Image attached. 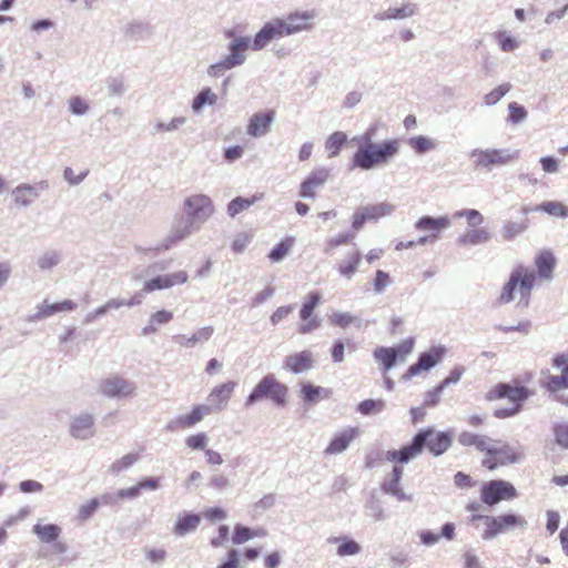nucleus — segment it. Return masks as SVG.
Instances as JSON below:
<instances>
[{"mask_svg":"<svg viewBox=\"0 0 568 568\" xmlns=\"http://www.w3.org/2000/svg\"><path fill=\"white\" fill-rule=\"evenodd\" d=\"M32 531L38 536L42 542L55 541L60 534L61 528L54 524L41 525L37 524L33 526Z\"/></svg>","mask_w":568,"mask_h":568,"instance_id":"nucleus-38","label":"nucleus"},{"mask_svg":"<svg viewBox=\"0 0 568 568\" xmlns=\"http://www.w3.org/2000/svg\"><path fill=\"white\" fill-rule=\"evenodd\" d=\"M216 101V94L210 88H205L195 97L192 108L194 111H200L205 104L213 105Z\"/></svg>","mask_w":568,"mask_h":568,"instance_id":"nucleus-48","label":"nucleus"},{"mask_svg":"<svg viewBox=\"0 0 568 568\" xmlns=\"http://www.w3.org/2000/svg\"><path fill=\"white\" fill-rule=\"evenodd\" d=\"M313 355L310 351H302L291 354L284 359V368L293 374H300L311 369Z\"/></svg>","mask_w":568,"mask_h":568,"instance_id":"nucleus-25","label":"nucleus"},{"mask_svg":"<svg viewBox=\"0 0 568 568\" xmlns=\"http://www.w3.org/2000/svg\"><path fill=\"white\" fill-rule=\"evenodd\" d=\"M275 119L274 110H265L262 112L254 113L246 126V132L253 138H260L267 134L271 130V125Z\"/></svg>","mask_w":568,"mask_h":568,"instance_id":"nucleus-19","label":"nucleus"},{"mask_svg":"<svg viewBox=\"0 0 568 568\" xmlns=\"http://www.w3.org/2000/svg\"><path fill=\"white\" fill-rule=\"evenodd\" d=\"M409 146L418 154L428 152L436 148V143L424 135L413 136L408 140Z\"/></svg>","mask_w":568,"mask_h":568,"instance_id":"nucleus-45","label":"nucleus"},{"mask_svg":"<svg viewBox=\"0 0 568 568\" xmlns=\"http://www.w3.org/2000/svg\"><path fill=\"white\" fill-rule=\"evenodd\" d=\"M98 507L99 500L97 498L91 499L79 508V518L83 521L89 519L97 511Z\"/></svg>","mask_w":568,"mask_h":568,"instance_id":"nucleus-63","label":"nucleus"},{"mask_svg":"<svg viewBox=\"0 0 568 568\" xmlns=\"http://www.w3.org/2000/svg\"><path fill=\"white\" fill-rule=\"evenodd\" d=\"M470 156L476 169H491L495 165H504L515 158V155L497 149L474 150Z\"/></svg>","mask_w":568,"mask_h":568,"instance_id":"nucleus-12","label":"nucleus"},{"mask_svg":"<svg viewBox=\"0 0 568 568\" xmlns=\"http://www.w3.org/2000/svg\"><path fill=\"white\" fill-rule=\"evenodd\" d=\"M490 233L484 229H473L459 236L458 243L464 246L479 245L488 242Z\"/></svg>","mask_w":568,"mask_h":568,"instance_id":"nucleus-33","label":"nucleus"},{"mask_svg":"<svg viewBox=\"0 0 568 568\" xmlns=\"http://www.w3.org/2000/svg\"><path fill=\"white\" fill-rule=\"evenodd\" d=\"M353 240L354 234L349 233H341L337 236L331 237L324 244V253L332 254L338 246L352 243Z\"/></svg>","mask_w":568,"mask_h":568,"instance_id":"nucleus-47","label":"nucleus"},{"mask_svg":"<svg viewBox=\"0 0 568 568\" xmlns=\"http://www.w3.org/2000/svg\"><path fill=\"white\" fill-rule=\"evenodd\" d=\"M392 283L389 273L377 270L373 280V288L376 293H382Z\"/></svg>","mask_w":568,"mask_h":568,"instance_id":"nucleus-55","label":"nucleus"},{"mask_svg":"<svg viewBox=\"0 0 568 568\" xmlns=\"http://www.w3.org/2000/svg\"><path fill=\"white\" fill-rule=\"evenodd\" d=\"M213 329L211 327H205L200 329L197 333H194L191 337L186 335H178L174 337L175 342L181 346L191 347L194 346L199 341H206L211 337Z\"/></svg>","mask_w":568,"mask_h":568,"instance_id":"nucleus-43","label":"nucleus"},{"mask_svg":"<svg viewBox=\"0 0 568 568\" xmlns=\"http://www.w3.org/2000/svg\"><path fill=\"white\" fill-rule=\"evenodd\" d=\"M321 302V294L318 292H311L305 297V301L300 310V317L302 324L298 326L301 334H308L320 327V321L312 316L315 307Z\"/></svg>","mask_w":568,"mask_h":568,"instance_id":"nucleus-13","label":"nucleus"},{"mask_svg":"<svg viewBox=\"0 0 568 568\" xmlns=\"http://www.w3.org/2000/svg\"><path fill=\"white\" fill-rule=\"evenodd\" d=\"M189 275L185 271H178L172 274L159 275L146 281L143 285V292L151 293L158 290L170 288L174 285L185 284Z\"/></svg>","mask_w":568,"mask_h":568,"instance_id":"nucleus-17","label":"nucleus"},{"mask_svg":"<svg viewBox=\"0 0 568 568\" xmlns=\"http://www.w3.org/2000/svg\"><path fill=\"white\" fill-rule=\"evenodd\" d=\"M554 216H568V209L560 202H545L536 207Z\"/></svg>","mask_w":568,"mask_h":568,"instance_id":"nucleus-52","label":"nucleus"},{"mask_svg":"<svg viewBox=\"0 0 568 568\" xmlns=\"http://www.w3.org/2000/svg\"><path fill=\"white\" fill-rule=\"evenodd\" d=\"M359 435L361 429L358 427L344 428L332 437L331 442L324 450V454L332 456L343 453Z\"/></svg>","mask_w":568,"mask_h":568,"instance_id":"nucleus-15","label":"nucleus"},{"mask_svg":"<svg viewBox=\"0 0 568 568\" xmlns=\"http://www.w3.org/2000/svg\"><path fill=\"white\" fill-rule=\"evenodd\" d=\"M476 520H484L485 528L481 534L484 540H490L510 529L525 528L527 525L524 516L509 513L498 516L473 515L470 521L474 523Z\"/></svg>","mask_w":568,"mask_h":568,"instance_id":"nucleus-5","label":"nucleus"},{"mask_svg":"<svg viewBox=\"0 0 568 568\" xmlns=\"http://www.w3.org/2000/svg\"><path fill=\"white\" fill-rule=\"evenodd\" d=\"M555 442L561 448H568V424H557L554 426Z\"/></svg>","mask_w":568,"mask_h":568,"instance_id":"nucleus-56","label":"nucleus"},{"mask_svg":"<svg viewBox=\"0 0 568 568\" xmlns=\"http://www.w3.org/2000/svg\"><path fill=\"white\" fill-rule=\"evenodd\" d=\"M362 253L357 248L348 251L344 258L337 262V272L345 278H352L358 271Z\"/></svg>","mask_w":568,"mask_h":568,"instance_id":"nucleus-28","label":"nucleus"},{"mask_svg":"<svg viewBox=\"0 0 568 568\" xmlns=\"http://www.w3.org/2000/svg\"><path fill=\"white\" fill-rule=\"evenodd\" d=\"M38 196L37 187L30 184H20L11 192L12 202L17 207L31 205Z\"/></svg>","mask_w":568,"mask_h":568,"instance_id":"nucleus-29","label":"nucleus"},{"mask_svg":"<svg viewBox=\"0 0 568 568\" xmlns=\"http://www.w3.org/2000/svg\"><path fill=\"white\" fill-rule=\"evenodd\" d=\"M458 217H465L468 224L473 227L478 226L483 223L484 217L477 210H464L456 213Z\"/></svg>","mask_w":568,"mask_h":568,"instance_id":"nucleus-59","label":"nucleus"},{"mask_svg":"<svg viewBox=\"0 0 568 568\" xmlns=\"http://www.w3.org/2000/svg\"><path fill=\"white\" fill-rule=\"evenodd\" d=\"M329 542L338 544L337 555L341 557L353 556L359 552L361 546L352 539L331 538Z\"/></svg>","mask_w":568,"mask_h":568,"instance_id":"nucleus-42","label":"nucleus"},{"mask_svg":"<svg viewBox=\"0 0 568 568\" xmlns=\"http://www.w3.org/2000/svg\"><path fill=\"white\" fill-rule=\"evenodd\" d=\"M508 111V120L514 124L521 122L527 116L525 108L519 105L517 102L509 103Z\"/></svg>","mask_w":568,"mask_h":568,"instance_id":"nucleus-57","label":"nucleus"},{"mask_svg":"<svg viewBox=\"0 0 568 568\" xmlns=\"http://www.w3.org/2000/svg\"><path fill=\"white\" fill-rule=\"evenodd\" d=\"M535 395V389L524 385L520 379L515 378L509 383H498L485 394L487 402L506 399L507 406L494 410V416L505 419L519 414L527 399Z\"/></svg>","mask_w":568,"mask_h":568,"instance_id":"nucleus-3","label":"nucleus"},{"mask_svg":"<svg viewBox=\"0 0 568 568\" xmlns=\"http://www.w3.org/2000/svg\"><path fill=\"white\" fill-rule=\"evenodd\" d=\"M286 34L285 26L282 19H274L267 22L255 36L252 44L253 50L263 49L273 39L282 38Z\"/></svg>","mask_w":568,"mask_h":568,"instance_id":"nucleus-16","label":"nucleus"},{"mask_svg":"<svg viewBox=\"0 0 568 568\" xmlns=\"http://www.w3.org/2000/svg\"><path fill=\"white\" fill-rule=\"evenodd\" d=\"M329 321L335 326L346 328L355 321V317L349 313H333Z\"/></svg>","mask_w":568,"mask_h":568,"instance_id":"nucleus-60","label":"nucleus"},{"mask_svg":"<svg viewBox=\"0 0 568 568\" xmlns=\"http://www.w3.org/2000/svg\"><path fill=\"white\" fill-rule=\"evenodd\" d=\"M518 496L513 484L501 479L486 481L480 487V500L493 507L503 500H511Z\"/></svg>","mask_w":568,"mask_h":568,"instance_id":"nucleus-7","label":"nucleus"},{"mask_svg":"<svg viewBox=\"0 0 568 568\" xmlns=\"http://www.w3.org/2000/svg\"><path fill=\"white\" fill-rule=\"evenodd\" d=\"M535 267L537 280L551 281L556 268L557 260L549 250L540 251L535 257Z\"/></svg>","mask_w":568,"mask_h":568,"instance_id":"nucleus-23","label":"nucleus"},{"mask_svg":"<svg viewBox=\"0 0 568 568\" xmlns=\"http://www.w3.org/2000/svg\"><path fill=\"white\" fill-rule=\"evenodd\" d=\"M252 241V234L247 232L239 233L233 242H232V250L234 253H242L251 243Z\"/></svg>","mask_w":568,"mask_h":568,"instance_id":"nucleus-58","label":"nucleus"},{"mask_svg":"<svg viewBox=\"0 0 568 568\" xmlns=\"http://www.w3.org/2000/svg\"><path fill=\"white\" fill-rule=\"evenodd\" d=\"M295 242L296 239L294 236H286L270 251L267 255L268 260L272 263L282 261L293 250Z\"/></svg>","mask_w":568,"mask_h":568,"instance_id":"nucleus-35","label":"nucleus"},{"mask_svg":"<svg viewBox=\"0 0 568 568\" xmlns=\"http://www.w3.org/2000/svg\"><path fill=\"white\" fill-rule=\"evenodd\" d=\"M527 220L520 222L509 221L503 227V239L506 241L514 240L517 235L527 229Z\"/></svg>","mask_w":568,"mask_h":568,"instance_id":"nucleus-46","label":"nucleus"},{"mask_svg":"<svg viewBox=\"0 0 568 568\" xmlns=\"http://www.w3.org/2000/svg\"><path fill=\"white\" fill-rule=\"evenodd\" d=\"M248 47L250 39L236 38L230 45V55L226 57L223 61L212 64L209 68V74L216 78L222 75L226 70L242 64L245 61L244 53Z\"/></svg>","mask_w":568,"mask_h":568,"instance_id":"nucleus-9","label":"nucleus"},{"mask_svg":"<svg viewBox=\"0 0 568 568\" xmlns=\"http://www.w3.org/2000/svg\"><path fill=\"white\" fill-rule=\"evenodd\" d=\"M511 89L509 83H503L491 90L489 93L485 95V103L487 105L496 104L504 95H506Z\"/></svg>","mask_w":568,"mask_h":568,"instance_id":"nucleus-53","label":"nucleus"},{"mask_svg":"<svg viewBox=\"0 0 568 568\" xmlns=\"http://www.w3.org/2000/svg\"><path fill=\"white\" fill-rule=\"evenodd\" d=\"M521 457L520 450L508 443L495 447L490 445L481 460V466L488 470H494L500 466L517 463Z\"/></svg>","mask_w":568,"mask_h":568,"instance_id":"nucleus-8","label":"nucleus"},{"mask_svg":"<svg viewBox=\"0 0 568 568\" xmlns=\"http://www.w3.org/2000/svg\"><path fill=\"white\" fill-rule=\"evenodd\" d=\"M71 435L77 439H87L94 434V418L90 414L77 416L70 426Z\"/></svg>","mask_w":568,"mask_h":568,"instance_id":"nucleus-27","label":"nucleus"},{"mask_svg":"<svg viewBox=\"0 0 568 568\" xmlns=\"http://www.w3.org/2000/svg\"><path fill=\"white\" fill-rule=\"evenodd\" d=\"M376 131V126H371L363 134L353 138L352 141L357 146V151L352 158L354 166L362 170H371L387 163L397 154L400 146L399 140L392 139L379 144H374L373 139Z\"/></svg>","mask_w":568,"mask_h":568,"instance_id":"nucleus-1","label":"nucleus"},{"mask_svg":"<svg viewBox=\"0 0 568 568\" xmlns=\"http://www.w3.org/2000/svg\"><path fill=\"white\" fill-rule=\"evenodd\" d=\"M191 449H204L207 443V436L204 433L191 435L185 440Z\"/></svg>","mask_w":568,"mask_h":568,"instance_id":"nucleus-61","label":"nucleus"},{"mask_svg":"<svg viewBox=\"0 0 568 568\" xmlns=\"http://www.w3.org/2000/svg\"><path fill=\"white\" fill-rule=\"evenodd\" d=\"M139 459L138 454H126L120 459H116L110 467L112 473H120L130 468Z\"/></svg>","mask_w":568,"mask_h":568,"instance_id":"nucleus-54","label":"nucleus"},{"mask_svg":"<svg viewBox=\"0 0 568 568\" xmlns=\"http://www.w3.org/2000/svg\"><path fill=\"white\" fill-rule=\"evenodd\" d=\"M395 348L396 358L404 361L407 355H409L414 348V339L408 338L398 344Z\"/></svg>","mask_w":568,"mask_h":568,"instance_id":"nucleus-64","label":"nucleus"},{"mask_svg":"<svg viewBox=\"0 0 568 568\" xmlns=\"http://www.w3.org/2000/svg\"><path fill=\"white\" fill-rule=\"evenodd\" d=\"M300 393L303 402L307 404H315L321 399L329 398L332 396V390L329 388L316 386L311 383H303L301 385Z\"/></svg>","mask_w":568,"mask_h":568,"instance_id":"nucleus-31","label":"nucleus"},{"mask_svg":"<svg viewBox=\"0 0 568 568\" xmlns=\"http://www.w3.org/2000/svg\"><path fill=\"white\" fill-rule=\"evenodd\" d=\"M288 388L281 383L274 374H266L253 388L246 399V404L251 405L257 400L267 398L278 406L287 403Z\"/></svg>","mask_w":568,"mask_h":568,"instance_id":"nucleus-6","label":"nucleus"},{"mask_svg":"<svg viewBox=\"0 0 568 568\" xmlns=\"http://www.w3.org/2000/svg\"><path fill=\"white\" fill-rule=\"evenodd\" d=\"M329 178V170L325 168L313 170L301 183L300 196L314 199L316 189L323 186Z\"/></svg>","mask_w":568,"mask_h":568,"instance_id":"nucleus-21","label":"nucleus"},{"mask_svg":"<svg viewBox=\"0 0 568 568\" xmlns=\"http://www.w3.org/2000/svg\"><path fill=\"white\" fill-rule=\"evenodd\" d=\"M200 515L185 514L180 516L174 525V534L178 536H184L185 534L195 530L200 525Z\"/></svg>","mask_w":568,"mask_h":568,"instance_id":"nucleus-34","label":"nucleus"},{"mask_svg":"<svg viewBox=\"0 0 568 568\" xmlns=\"http://www.w3.org/2000/svg\"><path fill=\"white\" fill-rule=\"evenodd\" d=\"M255 201H256L255 197L244 199V197L237 196L229 203L227 213L230 216L234 217L235 215L243 212L244 210H247L252 204H254Z\"/></svg>","mask_w":568,"mask_h":568,"instance_id":"nucleus-50","label":"nucleus"},{"mask_svg":"<svg viewBox=\"0 0 568 568\" xmlns=\"http://www.w3.org/2000/svg\"><path fill=\"white\" fill-rule=\"evenodd\" d=\"M211 413V406L196 405L187 414L180 415L169 425L171 430L187 429L199 424L205 415Z\"/></svg>","mask_w":568,"mask_h":568,"instance_id":"nucleus-20","label":"nucleus"},{"mask_svg":"<svg viewBox=\"0 0 568 568\" xmlns=\"http://www.w3.org/2000/svg\"><path fill=\"white\" fill-rule=\"evenodd\" d=\"M347 141V135L344 132L336 131L332 133L326 142L325 148L328 152L329 158L337 156Z\"/></svg>","mask_w":568,"mask_h":568,"instance_id":"nucleus-40","label":"nucleus"},{"mask_svg":"<svg viewBox=\"0 0 568 568\" xmlns=\"http://www.w3.org/2000/svg\"><path fill=\"white\" fill-rule=\"evenodd\" d=\"M313 17V12L310 11L290 13L285 19H282L286 34L291 36L304 30H310L312 28L311 20Z\"/></svg>","mask_w":568,"mask_h":568,"instance_id":"nucleus-24","label":"nucleus"},{"mask_svg":"<svg viewBox=\"0 0 568 568\" xmlns=\"http://www.w3.org/2000/svg\"><path fill=\"white\" fill-rule=\"evenodd\" d=\"M385 408V402L383 399H365L357 406V410L362 415H371L379 413Z\"/></svg>","mask_w":568,"mask_h":568,"instance_id":"nucleus-51","label":"nucleus"},{"mask_svg":"<svg viewBox=\"0 0 568 568\" xmlns=\"http://www.w3.org/2000/svg\"><path fill=\"white\" fill-rule=\"evenodd\" d=\"M445 354L443 347H434L429 352L420 354L418 361L410 365L406 372L407 377L415 376L422 372H427L440 362Z\"/></svg>","mask_w":568,"mask_h":568,"instance_id":"nucleus-22","label":"nucleus"},{"mask_svg":"<svg viewBox=\"0 0 568 568\" xmlns=\"http://www.w3.org/2000/svg\"><path fill=\"white\" fill-rule=\"evenodd\" d=\"M453 444V435L449 432H438L433 427L419 430L409 445L396 450L386 452V459L394 463H408L420 455L426 448L433 456H440L446 453Z\"/></svg>","mask_w":568,"mask_h":568,"instance_id":"nucleus-2","label":"nucleus"},{"mask_svg":"<svg viewBox=\"0 0 568 568\" xmlns=\"http://www.w3.org/2000/svg\"><path fill=\"white\" fill-rule=\"evenodd\" d=\"M266 535L267 531L264 528L251 529L242 525H236L232 540L235 545H241L255 537H265Z\"/></svg>","mask_w":568,"mask_h":568,"instance_id":"nucleus-36","label":"nucleus"},{"mask_svg":"<svg viewBox=\"0 0 568 568\" xmlns=\"http://www.w3.org/2000/svg\"><path fill=\"white\" fill-rule=\"evenodd\" d=\"M392 207L385 203L369 204L359 207L352 216V227L355 231L361 230L365 223L377 221L390 213Z\"/></svg>","mask_w":568,"mask_h":568,"instance_id":"nucleus-14","label":"nucleus"},{"mask_svg":"<svg viewBox=\"0 0 568 568\" xmlns=\"http://www.w3.org/2000/svg\"><path fill=\"white\" fill-rule=\"evenodd\" d=\"M59 255L55 252H48L38 260V266L41 270H49L59 263Z\"/></svg>","mask_w":568,"mask_h":568,"instance_id":"nucleus-62","label":"nucleus"},{"mask_svg":"<svg viewBox=\"0 0 568 568\" xmlns=\"http://www.w3.org/2000/svg\"><path fill=\"white\" fill-rule=\"evenodd\" d=\"M77 308V304L71 300H64L59 303L48 304L47 302L42 303L38 306L36 318L44 320L53 316L57 313L61 312H72Z\"/></svg>","mask_w":568,"mask_h":568,"instance_id":"nucleus-30","label":"nucleus"},{"mask_svg":"<svg viewBox=\"0 0 568 568\" xmlns=\"http://www.w3.org/2000/svg\"><path fill=\"white\" fill-rule=\"evenodd\" d=\"M184 212L190 225L201 224L214 213V205L207 195L194 194L185 200Z\"/></svg>","mask_w":568,"mask_h":568,"instance_id":"nucleus-10","label":"nucleus"},{"mask_svg":"<svg viewBox=\"0 0 568 568\" xmlns=\"http://www.w3.org/2000/svg\"><path fill=\"white\" fill-rule=\"evenodd\" d=\"M551 363L555 368L560 371V374L552 375L549 371L542 372V386L551 393L568 388V352L557 354Z\"/></svg>","mask_w":568,"mask_h":568,"instance_id":"nucleus-11","label":"nucleus"},{"mask_svg":"<svg viewBox=\"0 0 568 568\" xmlns=\"http://www.w3.org/2000/svg\"><path fill=\"white\" fill-rule=\"evenodd\" d=\"M493 37L504 52H511L519 45L518 41L506 31H497Z\"/></svg>","mask_w":568,"mask_h":568,"instance_id":"nucleus-49","label":"nucleus"},{"mask_svg":"<svg viewBox=\"0 0 568 568\" xmlns=\"http://www.w3.org/2000/svg\"><path fill=\"white\" fill-rule=\"evenodd\" d=\"M415 13V6L413 3H404L400 7L388 8L383 13L384 19H405Z\"/></svg>","mask_w":568,"mask_h":568,"instance_id":"nucleus-44","label":"nucleus"},{"mask_svg":"<svg viewBox=\"0 0 568 568\" xmlns=\"http://www.w3.org/2000/svg\"><path fill=\"white\" fill-rule=\"evenodd\" d=\"M536 281L537 276L532 268L524 264L516 265L501 288L498 303L508 304L519 296L520 302L527 306Z\"/></svg>","mask_w":568,"mask_h":568,"instance_id":"nucleus-4","label":"nucleus"},{"mask_svg":"<svg viewBox=\"0 0 568 568\" xmlns=\"http://www.w3.org/2000/svg\"><path fill=\"white\" fill-rule=\"evenodd\" d=\"M100 389L108 397H128L134 393L135 387L120 376H112L101 382Z\"/></svg>","mask_w":568,"mask_h":568,"instance_id":"nucleus-18","label":"nucleus"},{"mask_svg":"<svg viewBox=\"0 0 568 568\" xmlns=\"http://www.w3.org/2000/svg\"><path fill=\"white\" fill-rule=\"evenodd\" d=\"M374 357L383 365L384 372L389 371L396 363V352L393 347H377L374 351Z\"/></svg>","mask_w":568,"mask_h":568,"instance_id":"nucleus-41","label":"nucleus"},{"mask_svg":"<svg viewBox=\"0 0 568 568\" xmlns=\"http://www.w3.org/2000/svg\"><path fill=\"white\" fill-rule=\"evenodd\" d=\"M402 475H403V467L399 465L394 466L390 477L383 485V489L386 493L397 496L399 499H403L405 497V495L399 486Z\"/></svg>","mask_w":568,"mask_h":568,"instance_id":"nucleus-37","label":"nucleus"},{"mask_svg":"<svg viewBox=\"0 0 568 568\" xmlns=\"http://www.w3.org/2000/svg\"><path fill=\"white\" fill-rule=\"evenodd\" d=\"M458 442L465 447L474 446L478 452L486 455L493 440L486 435L463 432L458 437Z\"/></svg>","mask_w":568,"mask_h":568,"instance_id":"nucleus-32","label":"nucleus"},{"mask_svg":"<svg viewBox=\"0 0 568 568\" xmlns=\"http://www.w3.org/2000/svg\"><path fill=\"white\" fill-rule=\"evenodd\" d=\"M450 225L448 217H429L425 216L418 220L416 227L422 231H434L439 233L442 230L447 229Z\"/></svg>","mask_w":568,"mask_h":568,"instance_id":"nucleus-39","label":"nucleus"},{"mask_svg":"<svg viewBox=\"0 0 568 568\" xmlns=\"http://www.w3.org/2000/svg\"><path fill=\"white\" fill-rule=\"evenodd\" d=\"M236 384L234 382H226L215 386L209 394V402L211 409H222L226 406L229 399L235 389Z\"/></svg>","mask_w":568,"mask_h":568,"instance_id":"nucleus-26","label":"nucleus"}]
</instances>
